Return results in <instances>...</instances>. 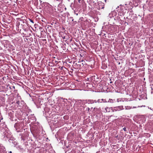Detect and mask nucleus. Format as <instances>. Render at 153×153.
Returning a JSON list of instances; mask_svg holds the SVG:
<instances>
[{"label": "nucleus", "mask_w": 153, "mask_h": 153, "mask_svg": "<svg viewBox=\"0 0 153 153\" xmlns=\"http://www.w3.org/2000/svg\"><path fill=\"white\" fill-rule=\"evenodd\" d=\"M105 111L107 112H109L111 110H112V108L108 107H106L105 108Z\"/></svg>", "instance_id": "nucleus-2"}, {"label": "nucleus", "mask_w": 153, "mask_h": 153, "mask_svg": "<svg viewBox=\"0 0 153 153\" xmlns=\"http://www.w3.org/2000/svg\"><path fill=\"white\" fill-rule=\"evenodd\" d=\"M13 88H14L15 87L14 86H13Z\"/></svg>", "instance_id": "nucleus-10"}, {"label": "nucleus", "mask_w": 153, "mask_h": 153, "mask_svg": "<svg viewBox=\"0 0 153 153\" xmlns=\"http://www.w3.org/2000/svg\"><path fill=\"white\" fill-rule=\"evenodd\" d=\"M116 107H115L114 108V109H112V110L113 111H116L117 110H116Z\"/></svg>", "instance_id": "nucleus-4"}, {"label": "nucleus", "mask_w": 153, "mask_h": 153, "mask_svg": "<svg viewBox=\"0 0 153 153\" xmlns=\"http://www.w3.org/2000/svg\"><path fill=\"white\" fill-rule=\"evenodd\" d=\"M16 103L17 104H19V101H18Z\"/></svg>", "instance_id": "nucleus-8"}, {"label": "nucleus", "mask_w": 153, "mask_h": 153, "mask_svg": "<svg viewBox=\"0 0 153 153\" xmlns=\"http://www.w3.org/2000/svg\"><path fill=\"white\" fill-rule=\"evenodd\" d=\"M123 106H120L118 107H116V110L120 111L123 109Z\"/></svg>", "instance_id": "nucleus-3"}, {"label": "nucleus", "mask_w": 153, "mask_h": 153, "mask_svg": "<svg viewBox=\"0 0 153 153\" xmlns=\"http://www.w3.org/2000/svg\"><path fill=\"white\" fill-rule=\"evenodd\" d=\"M114 137H115V138H117V137H118V135H115V136H114Z\"/></svg>", "instance_id": "nucleus-7"}, {"label": "nucleus", "mask_w": 153, "mask_h": 153, "mask_svg": "<svg viewBox=\"0 0 153 153\" xmlns=\"http://www.w3.org/2000/svg\"><path fill=\"white\" fill-rule=\"evenodd\" d=\"M89 4L91 6L90 7L91 8H92L96 5V2L95 1H93V0H91V2Z\"/></svg>", "instance_id": "nucleus-1"}, {"label": "nucleus", "mask_w": 153, "mask_h": 153, "mask_svg": "<svg viewBox=\"0 0 153 153\" xmlns=\"http://www.w3.org/2000/svg\"><path fill=\"white\" fill-rule=\"evenodd\" d=\"M30 22H31L33 24V23H34V22H33V21L32 20H31V19H30Z\"/></svg>", "instance_id": "nucleus-6"}, {"label": "nucleus", "mask_w": 153, "mask_h": 153, "mask_svg": "<svg viewBox=\"0 0 153 153\" xmlns=\"http://www.w3.org/2000/svg\"><path fill=\"white\" fill-rule=\"evenodd\" d=\"M10 153H12V152L10 151Z\"/></svg>", "instance_id": "nucleus-9"}, {"label": "nucleus", "mask_w": 153, "mask_h": 153, "mask_svg": "<svg viewBox=\"0 0 153 153\" xmlns=\"http://www.w3.org/2000/svg\"><path fill=\"white\" fill-rule=\"evenodd\" d=\"M95 0V1H96V0Z\"/></svg>", "instance_id": "nucleus-11"}, {"label": "nucleus", "mask_w": 153, "mask_h": 153, "mask_svg": "<svg viewBox=\"0 0 153 153\" xmlns=\"http://www.w3.org/2000/svg\"><path fill=\"white\" fill-rule=\"evenodd\" d=\"M123 130L124 131H126V128H125V127L124 128H123Z\"/></svg>", "instance_id": "nucleus-5"}]
</instances>
